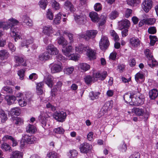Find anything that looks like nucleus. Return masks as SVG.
<instances>
[{
    "label": "nucleus",
    "mask_w": 158,
    "mask_h": 158,
    "mask_svg": "<svg viewBox=\"0 0 158 158\" xmlns=\"http://www.w3.org/2000/svg\"><path fill=\"white\" fill-rule=\"evenodd\" d=\"M44 81L49 87L51 88L52 87L53 82L52 80L51 76L48 75L45 77L44 79Z\"/></svg>",
    "instance_id": "nucleus-24"
},
{
    "label": "nucleus",
    "mask_w": 158,
    "mask_h": 158,
    "mask_svg": "<svg viewBox=\"0 0 158 158\" xmlns=\"http://www.w3.org/2000/svg\"><path fill=\"white\" fill-rule=\"evenodd\" d=\"M132 13V10L127 8L124 11V16L126 18H128L130 17Z\"/></svg>",
    "instance_id": "nucleus-53"
},
{
    "label": "nucleus",
    "mask_w": 158,
    "mask_h": 158,
    "mask_svg": "<svg viewBox=\"0 0 158 158\" xmlns=\"http://www.w3.org/2000/svg\"><path fill=\"white\" fill-rule=\"evenodd\" d=\"M33 41V39L32 37H26L21 42L20 46L21 47L26 46L27 48H28V45L32 43Z\"/></svg>",
    "instance_id": "nucleus-17"
},
{
    "label": "nucleus",
    "mask_w": 158,
    "mask_h": 158,
    "mask_svg": "<svg viewBox=\"0 0 158 158\" xmlns=\"http://www.w3.org/2000/svg\"><path fill=\"white\" fill-rule=\"evenodd\" d=\"M74 16L76 21L79 24H84V22L86 20V16L84 14H81L78 15L75 14H74Z\"/></svg>",
    "instance_id": "nucleus-9"
},
{
    "label": "nucleus",
    "mask_w": 158,
    "mask_h": 158,
    "mask_svg": "<svg viewBox=\"0 0 158 158\" xmlns=\"http://www.w3.org/2000/svg\"><path fill=\"white\" fill-rule=\"evenodd\" d=\"M100 94V93L98 92L91 91L89 93V97L91 100H94L98 98Z\"/></svg>",
    "instance_id": "nucleus-34"
},
{
    "label": "nucleus",
    "mask_w": 158,
    "mask_h": 158,
    "mask_svg": "<svg viewBox=\"0 0 158 158\" xmlns=\"http://www.w3.org/2000/svg\"><path fill=\"white\" fill-rule=\"evenodd\" d=\"M86 51H87V55L90 60H91L96 58V52L94 51L90 48L89 47V49H86Z\"/></svg>",
    "instance_id": "nucleus-26"
},
{
    "label": "nucleus",
    "mask_w": 158,
    "mask_h": 158,
    "mask_svg": "<svg viewBox=\"0 0 158 158\" xmlns=\"http://www.w3.org/2000/svg\"><path fill=\"white\" fill-rule=\"evenodd\" d=\"M17 97L19 98L17 100L19 105L21 107L25 106L30 100V98L24 93H19L17 94Z\"/></svg>",
    "instance_id": "nucleus-3"
},
{
    "label": "nucleus",
    "mask_w": 158,
    "mask_h": 158,
    "mask_svg": "<svg viewBox=\"0 0 158 158\" xmlns=\"http://www.w3.org/2000/svg\"><path fill=\"white\" fill-rule=\"evenodd\" d=\"M9 56V53L6 50L0 51V59L4 60L7 59Z\"/></svg>",
    "instance_id": "nucleus-27"
},
{
    "label": "nucleus",
    "mask_w": 158,
    "mask_h": 158,
    "mask_svg": "<svg viewBox=\"0 0 158 158\" xmlns=\"http://www.w3.org/2000/svg\"><path fill=\"white\" fill-rule=\"evenodd\" d=\"M66 116V113L63 111H56L53 115V117L55 119L60 122L64 121Z\"/></svg>",
    "instance_id": "nucleus-6"
},
{
    "label": "nucleus",
    "mask_w": 158,
    "mask_h": 158,
    "mask_svg": "<svg viewBox=\"0 0 158 158\" xmlns=\"http://www.w3.org/2000/svg\"><path fill=\"white\" fill-rule=\"evenodd\" d=\"M57 42L59 44L62 45V47L64 46V45H67L68 44V41L62 36L57 38Z\"/></svg>",
    "instance_id": "nucleus-30"
},
{
    "label": "nucleus",
    "mask_w": 158,
    "mask_h": 158,
    "mask_svg": "<svg viewBox=\"0 0 158 158\" xmlns=\"http://www.w3.org/2000/svg\"><path fill=\"white\" fill-rule=\"evenodd\" d=\"M15 62L17 63L15 66H17L21 65L26 66H27L26 61L23 57L20 56H15L14 57Z\"/></svg>",
    "instance_id": "nucleus-10"
},
{
    "label": "nucleus",
    "mask_w": 158,
    "mask_h": 158,
    "mask_svg": "<svg viewBox=\"0 0 158 158\" xmlns=\"http://www.w3.org/2000/svg\"><path fill=\"white\" fill-rule=\"evenodd\" d=\"M19 23L18 21L15 19H10L8 22H0V28L2 27L4 29H7L11 27L10 35L11 36L15 37V41L18 38L20 39V36L19 34V32L15 29L14 27Z\"/></svg>",
    "instance_id": "nucleus-1"
},
{
    "label": "nucleus",
    "mask_w": 158,
    "mask_h": 158,
    "mask_svg": "<svg viewBox=\"0 0 158 158\" xmlns=\"http://www.w3.org/2000/svg\"><path fill=\"white\" fill-rule=\"evenodd\" d=\"M47 157L48 158H58L59 157V155L54 152H50L48 153L47 155Z\"/></svg>",
    "instance_id": "nucleus-42"
},
{
    "label": "nucleus",
    "mask_w": 158,
    "mask_h": 158,
    "mask_svg": "<svg viewBox=\"0 0 158 158\" xmlns=\"http://www.w3.org/2000/svg\"><path fill=\"white\" fill-rule=\"evenodd\" d=\"M142 21L145 24L152 25L155 22L156 19L153 18H148L144 19L142 20Z\"/></svg>",
    "instance_id": "nucleus-41"
},
{
    "label": "nucleus",
    "mask_w": 158,
    "mask_h": 158,
    "mask_svg": "<svg viewBox=\"0 0 158 158\" xmlns=\"http://www.w3.org/2000/svg\"><path fill=\"white\" fill-rule=\"evenodd\" d=\"M61 14L60 13L58 14L56 16L54 19L53 22L56 24H58L60 23V19H61Z\"/></svg>",
    "instance_id": "nucleus-47"
},
{
    "label": "nucleus",
    "mask_w": 158,
    "mask_h": 158,
    "mask_svg": "<svg viewBox=\"0 0 158 158\" xmlns=\"http://www.w3.org/2000/svg\"><path fill=\"white\" fill-rule=\"evenodd\" d=\"M133 103H131V105L138 106L143 103L144 101L143 96L139 92L135 91L133 92Z\"/></svg>",
    "instance_id": "nucleus-2"
},
{
    "label": "nucleus",
    "mask_w": 158,
    "mask_h": 158,
    "mask_svg": "<svg viewBox=\"0 0 158 158\" xmlns=\"http://www.w3.org/2000/svg\"><path fill=\"white\" fill-rule=\"evenodd\" d=\"M2 91H3V93L5 92L6 93H11L12 92V90L10 87L6 86L3 88Z\"/></svg>",
    "instance_id": "nucleus-57"
},
{
    "label": "nucleus",
    "mask_w": 158,
    "mask_h": 158,
    "mask_svg": "<svg viewBox=\"0 0 158 158\" xmlns=\"http://www.w3.org/2000/svg\"><path fill=\"white\" fill-rule=\"evenodd\" d=\"M79 67L83 71H86L90 68L89 65L86 63H82L79 64Z\"/></svg>",
    "instance_id": "nucleus-36"
},
{
    "label": "nucleus",
    "mask_w": 158,
    "mask_h": 158,
    "mask_svg": "<svg viewBox=\"0 0 158 158\" xmlns=\"http://www.w3.org/2000/svg\"><path fill=\"white\" fill-rule=\"evenodd\" d=\"M20 113V110L19 108L17 107L12 108L10 111V113L12 115H19Z\"/></svg>",
    "instance_id": "nucleus-38"
},
{
    "label": "nucleus",
    "mask_w": 158,
    "mask_h": 158,
    "mask_svg": "<svg viewBox=\"0 0 158 158\" xmlns=\"http://www.w3.org/2000/svg\"><path fill=\"white\" fill-rule=\"evenodd\" d=\"M47 50L48 54L50 55H56L59 53V50L56 48L53 45H49L47 48Z\"/></svg>",
    "instance_id": "nucleus-14"
},
{
    "label": "nucleus",
    "mask_w": 158,
    "mask_h": 158,
    "mask_svg": "<svg viewBox=\"0 0 158 158\" xmlns=\"http://www.w3.org/2000/svg\"><path fill=\"white\" fill-rule=\"evenodd\" d=\"M36 130L35 126L30 124L27 125L26 128V131L28 133H34Z\"/></svg>",
    "instance_id": "nucleus-37"
},
{
    "label": "nucleus",
    "mask_w": 158,
    "mask_h": 158,
    "mask_svg": "<svg viewBox=\"0 0 158 158\" xmlns=\"http://www.w3.org/2000/svg\"><path fill=\"white\" fill-rule=\"evenodd\" d=\"M25 71L23 69H21L18 72V74L19 77V78L21 80H22L24 76Z\"/></svg>",
    "instance_id": "nucleus-59"
},
{
    "label": "nucleus",
    "mask_w": 158,
    "mask_h": 158,
    "mask_svg": "<svg viewBox=\"0 0 158 158\" xmlns=\"http://www.w3.org/2000/svg\"><path fill=\"white\" fill-rule=\"evenodd\" d=\"M51 58V56L48 52H45L39 55L38 59L39 61L45 62Z\"/></svg>",
    "instance_id": "nucleus-16"
},
{
    "label": "nucleus",
    "mask_w": 158,
    "mask_h": 158,
    "mask_svg": "<svg viewBox=\"0 0 158 158\" xmlns=\"http://www.w3.org/2000/svg\"><path fill=\"white\" fill-rule=\"evenodd\" d=\"M29 77L30 80L34 81L37 78L38 76L35 73H32L29 76Z\"/></svg>",
    "instance_id": "nucleus-63"
},
{
    "label": "nucleus",
    "mask_w": 158,
    "mask_h": 158,
    "mask_svg": "<svg viewBox=\"0 0 158 158\" xmlns=\"http://www.w3.org/2000/svg\"><path fill=\"white\" fill-rule=\"evenodd\" d=\"M13 123L16 125H20L23 123V120L19 117H13Z\"/></svg>",
    "instance_id": "nucleus-44"
},
{
    "label": "nucleus",
    "mask_w": 158,
    "mask_h": 158,
    "mask_svg": "<svg viewBox=\"0 0 158 158\" xmlns=\"http://www.w3.org/2000/svg\"><path fill=\"white\" fill-rule=\"evenodd\" d=\"M0 118L1 119V122L2 123H4L7 119V115L4 113V111L2 110L0 108Z\"/></svg>",
    "instance_id": "nucleus-39"
},
{
    "label": "nucleus",
    "mask_w": 158,
    "mask_h": 158,
    "mask_svg": "<svg viewBox=\"0 0 158 158\" xmlns=\"http://www.w3.org/2000/svg\"><path fill=\"white\" fill-rule=\"evenodd\" d=\"M110 43L108 37L105 35H102L99 42L100 49L102 50H106L109 45Z\"/></svg>",
    "instance_id": "nucleus-5"
},
{
    "label": "nucleus",
    "mask_w": 158,
    "mask_h": 158,
    "mask_svg": "<svg viewBox=\"0 0 158 158\" xmlns=\"http://www.w3.org/2000/svg\"><path fill=\"white\" fill-rule=\"evenodd\" d=\"M118 12L115 10L111 12L110 15V18L111 19H115L118 16Z\"/></svg>",
    "instance_id": "nucleus-52"
},
{
    "label": "nucleus",
    "mask_w": 158,
    "mask_h": 158,
    "mask_svg": "<svg viewBox=\"0 0 158 158\" xmlns=\"http://www.w3.org/2000/svg\"><path fill=\"white\" fill-rule=\"evenodd\" d=\"M54 131L57 134H62L64 133V130L62 128L60 127L54 129Z\"/></svg>",
    "instance_id": "nucleus-56"
},
{
    "label": "nucleus",
    "mask_w": 158,
    "mask_h": 158,
    "mask_svg": "<svg viewBox=\"0 0 158 158\" xmlns=\"http://www.w3.org/2000/svg\"><path fill=\"white\" fill-rule=\"evenodd\" d=\"M47 115L46 113L44 112H41L39 117V120L42 124V127H44L46 125Z\"/></svg>",
    "instance_id": "nucleus-15"
},
{
    "label": "nucleus",
    "mask_w": 158,
    "mask_h": 158,
    "mask_svg": "<svg viewBox=\"0 0 158 158\" xmlns=\"http://www.w3.org/2000/svg\"><path fill=\"white\" fill-rule=\"evenodd\" d=\"M133 93L131 94L127 93L125 94L123 96V98L125 102L127 103H129L131 105L133 103Z\"/></svg>",
    "instance_id": "nucleus-21"
},
{
    "label": "nucleus",
    "mask_w": 158,
    "mask_h": 158,
    "mask_svg": "<svg viewBox=\"0 0 158 158\" xmlns=\"http://www.w3.org/2000/svg\"><path fill=\"white\" fill-rule=\"evenodd\" d=\"M1 148L6 151L10 150L11 147L10 146L6 143H4L2 144Z\"/></svg>",
    "instance_id": "nucleus-51"
},
{
    "label": "nucleus",
    "mask_w": 158,
    "mask_h": 158,
    "mask_svg": "<svg viewBox=\"0 0 158 158\" xmlns=\"http://www.w3.org/2000/svg\"><path fill=\"white\" fill-rule=\"evenodd\" d=\"M70 57H71L70 59L71 60L76 61L78 59L80 55L78 54H71Z\"/></svg>",
    "instance_id": "nucleus-61"
},
{
    "label": "nucleus",
    "mask_w": 158,
    "mask_h": 158,
    "mask_svg": "<svg viewBox=\"0 0 158 158\" xmlns=\"http://www.w3.org/2000/svg\"><path fill=\"white\" fill-rule=\"evenodd\" d=\"M64 7L66 9L70 10L71 12H73L75 11V9L70 2L68 1L66 2L65 3Z\"/></svg>",
    "instance_id": "nucleus-29"
},
{
    "label": "nucleus",
    "mask_w": 158,
    "mask_h": 158,
    "mask_svg": "<svg viewBox=\"0 0 158 158\" xmlns=\"http://www.w3.org/2000/svg\"><path fill=\"white\" fill-rule=\"evenodd\" d=\"M89 16L92 21L94 22H98L99 20L98 15L95 12H92L90 13Z\"/></svg>",
    "instance_id": "nucleus-25"
},
{
    "label": "nucleus",
    "mask_w": 158,
    "mask_h": 158,
    "mask_svg": "<svg viewBox=\"0 0 158 158\" xmlns=\"http://www.w3.org/2000/svg\"><path fill=\"white\" fill-rule=\"evenodd\" d=\"M149 38L150 40V45L152 46L154 45L156 42L157 40V37L155 36L150 35L149 36Z\"/></svg>",
    "instance_id": "nucleus-50"
},
{
    "label": "nucleus",
    "mask_w": 158,
    "mask_h": 158,
    "mask_svg": "<svg viewBox=\"0 0 158 158\" xmlns=\"http://www.w3.org/2000/svg\"><path fill=\"white\" fill-rule=\"evenodd\" d=\"M47 0H41L39 2V5L41 8L43 9H45L47 5Z\"/></svg>",
    "instance_id": "nucleus-49"
},
{
    "label": "nucleus",
    "mask_w": 158,
    "mask_h": 158,
    "mask_svg": "<svg viewBox=\"0 0 158 158\" xmlns=\"http://www.w3.org/2000/svg\"><path fill=\"white\" fill-rule=\"evenodd\" d=\"M51 4L52 7L55 10H57L60 8L59 4L55 0H52L51 1Z\"/></svg>",
    "instance_id": "nucleus-48"
},
{
    "label": "nucleus",
    "mask_w": 158,
    "mask_h": 158,
    "mask_svg": "<svg viewBox=\"0 0 158 158\" xmlns=\"http://www.w3.org/2000/svg\"><path fill=\"white\" fill-rule=\"evenodd\" d=\"M92 148V145L86 142L81 144L79 147L81 152L84 153H87L89 152Z\"/></svg>",
    "instance_id": "nucleus-8"
},
{
    "label": "nucleus",
    "mask_w": 158,
    "mask_h": 158,
    "mask_svg": "<svg viewBox=\"0 0 158 158\" xmlns=\"http://www.w3.org/2000/svg\"><path fill=\"white\" fill-rule=\"evenodd\" d=\"M152 6L151 0H145L142 4V7L144 11L147 13L151 9Z\"/></svg>",
    "instance_id": "nucleus-11"
},
{
    "label": "nucleus",
    "mask_w": 158,
    "mask_h": 158,
    "mask_svg": "<svg viewBox=\"0 0 158 158\" xmlns=\"http://www.w3.org/2000/svg\"><path fill=\"white\" fill-rule=\"evenodd\" d=\"M43 32L44 34L49 36L54 32V30L51 26H46L43 27Z\"/></svg>",
    "instance_id": "nucleus-20"
},
{
    "label": "nucleus",
    "mask_w": 158,
    "mask_h": 158,
    "mask_svg": "<svg viewBox=\"0 0 158 158\" xmlns=\"http://www.w3.org/2000/svg\"><path fill=\"white\" fill-rule=\"evenodd\" d=\"M97 33L98 31L96 30H89L86 31L85 33L83 32L80 34L79 36L88 41L94 38Z\"/></svg>",
    "instance_id": "nucleus-4"
},
{
    "label": "nucleus",
    "mask_w": 158,
    "mask_h": 158,
    "mask_svg": "<svg viewBox=\"0 0 158 158\" xmlns=\"http://www.w3.org/2000/svg\"><path fill=\"white\" fill-rule=\"evenodd\" d=\"M22 139L24 140L26 143L29 144L33 143L36 140V138L33 136H29L25 134L23 135Z\"/></svg>",
    "instance_id": "nucleus-12"
},
{
    "label": "nucleus",
    "mask_w": 158,
    "mask_h": 158,
    "mask_svg": "<svg viewBox=\"0 0 158 158\" xmlns=\"http://www.w3.org/2000/svg\"><path fill=\"white\" fill-rule=\"evenodd\" d=\"M148 31L150 34H154L156 32V30L155 27H151L148 28Z\"/></svg>",
    "instance_id": "nucleus-64"
},
{
    "label": "nucleus",
    "mask_w": 158,
    "mask_h": 158,
    "mask_svg": "<svg viewBox=\"0 0 158 158\" xmlns=\"http://www.w3.org/2000/svg\"><path fill=\"white\" fill-rule=\"evenodd\" d=\"M144 53L147 57L149 60H152L153 58V56L152 55L151 52H150V50L148 49H146Z\"/></svg>",
    "instance_id": "nucleus-54"
},
{
    "label": "nucleus",
    "mask_w": 158,
    "mask_h": 158,
    "mask_svg": "<svg viewBox=\"0 0 158 158\" xmlns=\"http://www.w3.org/2000/svg\"><path fill=\"white\" fill-rule=\"evenodd\" d=\"M144 77L143 75L140 73H137L135 76V78L137 81L139 79H143Z\"/></svg>",
    "instance_id": "nucleus-62"
},
{
    "label": "nucleus",
    "mask_w": 158,
    "mask_h": 158,
    "mask_svg": "<svg viewBox=\"0 0 158 158\" xmlns=\"http://www.w3.org/2000/svg\"><path fill=\"white\" fill-rule=\"evenodd\" d=\"M107 76V72L104 71L102 73H97L94 75V77L96 78L99 79L100 80H103L105 79Z\"/></svg>",
    "instance_id": "nucleus-23"
},
{
    "label": "nucleus",
    "mask_w": 158,
    "mask_h": 158,
    "mask_svg": "<svg viewBox=\"0 0 158 158\" xmlns=\"http://www.w3.org/2000/svg\"><path fill=\"white\" fill-rule=\"evenodd\" d=\"M74 68L73 66L66 67L64 69L65 74H70L72 73L74 70Z\"/></svg>",
    "instance_id": "nucleus-43"
},
{
    "label": "nucleus",
    "mask_w": 158,
    "mask_h": 158,
    "mask_svg": "<svg viewBox=\"0 0 158 158\" xmlns=\"http://www.w3.org/2000/svg\"><path fill=\"white\" fill-rule=\"evenodd\" d=\"M86 49H89V47H86L82 44H78L75 47V51L80 53L86 51Z\"/></svg>",
    "instance_id": "nucleus-19"
},
{
    "label": "nucleus",
    "mask_w": 158,
    "mask_h": 158,
    "mask_svg": "<svg viewBox=\"0 0 158 158\" xmlns=\"http://www.w3.org/2000/svg\"><path fill=\"white\" fill-rule=\"evenodd\" d=\"M130 26V23L127 19L123 20L119 22L118 27L121 30L125 28H127Z\"/></svg>",
    "instance_id": "nucleus-18"
},
{
    "label": "nucleus",
    "mask_w": 158,
    "mask_h": 158,
    "mask_svg": "<svg viewBox=\"0 0 158 158\" xmlns=\"http://www.w3.org/2000/svg\"><path fill=\"white\" fill-rule=\"evenodd\" d=\"M130 42L131 46L133 47H137L140 45V41L139 39L135 37H132L130 40Z\"/></svg>",
    "instance_id": "nucleus-22"
},
{
    "label": "nucleus",
    "mask_w": 158,
    "mask_h": 158,
    "mask_svg": "<svg viewBox=\"0 0 158 158\" xmlns=\"http://www.w3.org/2000/svg\"><path fill=\"white\" fill-rule=\"evenodd\" d=\"M95 10L97 11H98L102 9V6L99 3H96L94 6Z\"/></svg>",
    "instance_id": "nucleus-58"
},
{
    "label": "nucleus",
    "mask_w": 158,
    "mask_h": 158,
    "mask_svg": "<svg viewBox=\"0 0 158 158\" xmlns=\"http://www.w3.org/2000/svg\"><path fill=\"white\" fill-rule=\"evenodd\" d=\"M135 114L137 115L140 116L143 115L144 113V110L142 108H134L133 109Z\"/></svg>",
    "instance_id": "nucleus-33"
},
{
    "label": "nucleus",
    "mask_w": 158,
    "mask_h": 158,
    "mask_svg": "<svg viewBox=\"0 0 158 158\" xmlns=\"http://www.w3.org/2000/svg\"><path fill=\"white\" fill-rule=\"evenodd\" d=\"M46 16L47 18L50 20H52L53 19V14L50 9L48 10L47 12Z\"/></svg>",
    "instance_id": "nucleus-55"
},
{
    "label": "nucleus",
    "mask_w": 158,
    "mask_h": 158,
    "mask_svg": "<svg viewBox=\"0 0 158 158\" xmlns=\"http://www.w3.org/2000/svg\"><path fill=\"white\" fill-rule=\"evenodd\" d=\"M23 19L24 22L27 25L31 27L32 26V21L29 17L26 16H24L23 17Z\"/></svg>",
    "instance_id": "nucleus-35"
},
{
    "label": "nucleus",
    "mask_w": 158,
    "mask_h": 158,
    "mask_svg": "<svg viewBox=\"0 0 158 158\" xmlns=\"http://www.w3.org/2000/svg\"><path fill=\"white\" fill-rule=\"evenodd\" d=\"M52 64H50L49 66L51 67V72L52 73H56L61 72L63 69L62 66V63L60 62H58L57 64L55 63L52 65Z\"/></svg>",
    "instance_id": "nucleus-7"
},
{
    "label": "nucleus",
    "mask_w": 158,
    "mask_h": 158,
    "mask_svg": "<svg viewBox=\"0 0 158 158\" xmlns=\"http://www.w3.org/2000/svg\"><path fill=\"white\" fill-rule=\"evenodd\" d=\"M78 154L77 151L74 149L70 150L69 153V156L70 158H73L76 157Z\"/></svg>",
    "instance_id": "nucleus-46"
},
{
    "label": "nucleus",
    "mask_w": 158,
    "mask_h": 158,
    "mask_svg": "<svg viewBox=\"0 0 158 158\" xmlns=\"http://www.w3.org/2000/svg\"><path fill=\"white\" fill-rule=\"evenodd\" d=\"M73 50V47L71 45H64L63 46L62 49V51L63 53L69 58L70 57V56L71 53L72 52Z\"/></svg>",
    "instance_id": "nucleus-13"
},
{
    "label": "nucleus",
    "mask_w": 158,
    "mask_h": 158,
    "mask_svg": "<svg viewBox=\"0 0 158 158\" xmlns=\"http://www.w3.org/2000/svg\"><path fill=\"white\" fill-rule=\"evenodd\" d=\"M110 35L113 37V39L115 41H118L119 40L118 35L114 30L110 31Z\"/></svg>",
    "instance_id": "nucleus-45"
},
{
    "label": "nucleus",
    "mask_w": 158,
    "mask_h": 158,
    "mask_svg": "<svg viewBox=\"0 0 158 158\" xmlns=\"http://www.w3.org/2000/svg\"><path fill=\"white\" fill-rule=\"evenodd\" d=\"M23 153L18 151L13 152L10 155V158H22Z\"/></svg>",
    "instance_id": "nucleus-28"
},
{
    "label": "nucleus",
    "mask_w": 158,
    "mask_h": 158,
    "mask_svg": "<svg viewBox=\"0 0 158 158\" xmlns=\"http://www.w3.org/2000/svg\"><path fill=\"white\" fill-rule=\"evenodd\" d=\"M158 95V91L155 89H153L149 92V96L151 99H154Z\"/></svg>",
    "instance_id": "nucleus-31"
},
{
    "label": "nucleus",
    "mask_w": 158,
    "mask_h": 158,
    "mask_svg": "<svg viewBox=\"0 0 158 158\" xmlns=\"http://www.w3.org/2000/svg\"><path fill=\"white\" fill-rule=\"evenodd\" d=\"M151 60V63H148V65L150 67L153 68L157 65V62L156 60H154L153 58L152 60Z\"/></svg>",
    "instance_id": "nucleus-60"
},
{
    "label": "nucleus",
    "mask_w": 158,
    "mask_h": 158,
    "mask_svg": "<svg viewBox=\"0 0 158 158\" xmlns=\"http://www.w3.org/2000/svg\"><path fill=\"white\" fill-rule=\"evenodd\" d=\"M64 33L68 38L69 43H73L74 40L73 34L68 31H64Z\"/></svg>",
    "instance_id": "nucleus-40"
},
{
    "label": "nucleus",
    "mask_w": 158,
    "mask_h": 158,
    "mask_svg": "<svg viewBox=\"0 0 158 158\" xmlns=\"http://www.w3.org/2000/svg\"><path fill=\"white\" fill-rule=\"evenodd\" d=\"M5 98L9 105L13 104L16 99V98L14 96H6Z\"/></svg>",
    "instance_id": "nucleus-32"
}]
</instances>
